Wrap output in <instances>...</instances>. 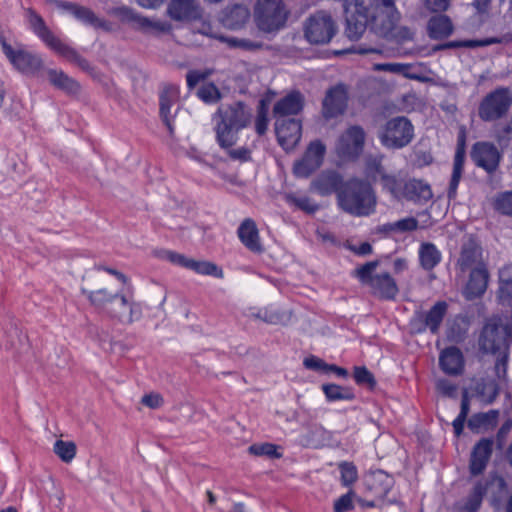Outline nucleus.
I'll use <instances>...</instances> for the list:
<instances>
[{"mask_svg": "<svg viewBox=\"0 0 512 512\" xmlns=\"http://www.w3.org/2000/svg\"><path fill=\"white\" fill-rule=\"evenodd\" d=\"M304 106V96L299 91H292L278 100L273 107V115L277 119L299 114Z\"/></svg>", "mask_w": 512, "mask_h": 512, "instance_id": "obj_22", "label": "nucleus"}, {"mask_svg": "<svg viewBox=\"0 0 512 512\" xmlns=\"http://www.w3.org/2000/svg\"><path fill=\"white\" fill-rule=\"evenodd\" d=\"M163 258L171 262L174 265L188 269L190 258L184 254H180L174 251L166 250L163 252Z\"/></svg>", "mask_w": 512, "mask_h": 512, "instance_id": "obj_54", "label": "nucleus"}, {"mask_svg": "<svg viewBox=\"0 0 512 512\" xmlns=\"http://www.w3.org/2000/svg\"><path fill=\"white\" fill-rule=\"evenodd\" d=\"M322 390L329 401L353 400L354 392L351 388L343 387L334 383L323 384Z\"/></svg>", "mask_w": 512, "mask_h": 512, "instance_id": "obj_41", "label": "nucleus"}, {"mask_svg": "<svg viewBox=\"0 0 512 512\" xmlns=\"http://www.w3.org/2000/svg\"><path fill=\"white\" fill-rule=\"evenodd\" d=\"M338 467L341 472V482L344 486H349L357 480V468L353 463L344 461L339 463Z\"/></svg>", "mask_w": 512, "mask_h": 512, "instance_id": "obj_46", "label": "nucleus"}, {"mask_svg": "<svg viewBox=\"0 0 512 512\" xmlns=\"http://www.w3.org/2000/svg\"><path fill=\"white\" fill-rule=\"evenodd\" d=\"M290 11L283 0H255L253 21L257 29L264 34H276L282 30Z\"/></svg>", "mask_w": 512, "mask_h": 512, "instance_id": "obj_5", "label": "nucleus"}, {"mask_svg": "<svg viewBox=\"0 0 512 512\" xmlns=\"http://www.w3.org/2000/svg\"><path fill=\"white\" fill-rule=\"evenodd\" d=\"M354 379L360 385H367L373 388L376 384L373 374L366 367L354 368Z\"/></svg>", "mask_w": 512, "mask_h": 512, "instance_id": "obj_50", "label": "nucleus"}, {"mask_svg": "<svg viewBox=\"0 0 512 512\" xmlns=\"http://www.w3.org/2000/svg\"><path fill=\"white\" fill-rule=\"evenodd\" d=\"M197 94L199 98L205 103H215L221 98L219 89L214 83L211 82L203 84L199 88Z\"/></svg>", "mask_w": 512, "mask_h": 512, "instance_id": "obj_44", "label": "nucleus"}, {"mask_svg": "<svg viewBox=\"0 0 512 512\" xmlns=\"http://www.w3.org/2000/svg\"><path fill=\"white\" fill-rule=\"evenodd\" d=\"M435 385L437 392L445 397H455L457 394V386L450 380L440 378Z\"/></svg>", "mask_w": 512, "mask_h": 512, "instance_id": "obj_53", "label": "nucleus"}, {"mask_svg": "<svg viewBox=\"0 0 512 512\" xmlns=\"http://www.w3.org/2000/svg\"><path fill=\"white\" fill-rule=\"evenodd\" d=\"M267 127H268L267 112L265 109H261L258 111L256 121H255L256 132L259 135H263L267 131Z\"/></svg>", "mask_w": 512, "mask_h": 512, "instance_id": "obj_63", "label": "nucleus"}, {"mask_svg": "<svg viewBox=\"0 0 512 512\" xmlns=\"http://www.w3.org/2000/svg\"><path fill=\"white\" fill-rule=\"evenodd\" d=\"M366 141V132L360 125H350L337 138L335 153L342 161L352 162L362 154Z\"/></svg>", "mask_w": 512, "mask_h": 512, "instance_id": "obj_11", "label": "nucleus"}, {"mask_svg": "<svg viewBox=\"0 0 512 512\" xmlns=\"http://www.w3.org/2000/svg\"><path fill=\"white\" fill-rule=\"evenodd\" d=\"M367 24L371 30L381 37H388L395 30L400 19L393 0H375L369 9L366 8Z\"/></svg>", "mask_w": 512, "mask_h": 512, "instance_id": "obj_8", "label": "nucleus"}, {"mask_svg": "<svg viewBox=\"0 0 512 512\" xmlns=\"http://www.w3.org/2000/svg\"><path fill=\"white\" fill-rule=\"evenodd\" d=\"M207 76L206 73L192 70L187 73L186 80L189 88H194L201 80Z\"/></svg>", "mask_w": 512, "mask_h": 512, "instance_id": "obj_64", "label": "nucleus"}, {"mask_svg": "<svg viewBox=\"0 0 512 512\" xmlns=\"http://www.w3.org/2000/svg\"><path fill=\"white\" fill-rule=\"evenodd\" d=\"M303 364L307 369L317 370V371L322 370L324 372H327V368H328V364L316 356H311V357L305 358Z\"/></svg>", "mask_w": 512, "mask_h": 512, "instance_id": "obj_62", "label": "nucleus"}, {"mask_svg": "<svg viewBox=\"0 0 512 512\" xmlns=\"http://www.w3.org/2000/svg\"><path fill=\"white\" fill-rule=\"evenodd\" d=\"M483 494H484V488L482 487V485L481 484L476 485L474 487L473 492L470 495L464 509L467 512H475L479 508V506L482 502Z\"/></svg>", "mask_w": 512, "mask_h": 512, "instance_id": "obj_52", "label": "nucleus"}, {"mask_svg": "<svg viewBox=\"0 0 512 512\" xmlns=\"http://www.w3.org/2000/svg\"><path fill=\"white\" fill-rule=\"evenodd\" d=\"M72 15L76 19L95 28H99L105 31L111 30V25L106 20L98 18L95 13L87 7L77 5L75 10L72 11Z\"/></svg>", "mask_w": 512, "mask_h": 512, "instance_id": "obj_34", "label": "nucleus"}, {"mask_svg": "<svg viewBox=\"0 0 512 512\" xmlns=\"http://www.w3.org/2000/svg\"><path fill=\"white\" fill-rule=\"evenodd\" d=\"M135 29L143 33L161 34L169 33L172 30V26L167 21L148 18L141 14Z\"/></svg>", "mask_w": 512, "mask_h": 512, "instance_id": "obj_35", "label": "nucleus"}, {"mask_svg": "<svg viewBox=\"0 0 512 512\" xmlns=\"http://www.w3.org/2000/svg\"><path fill=\"white\" fill-rule=\"evenodd\" d=\"M447 304L444 301L437 302L424 317L425 328H428L432 333H437L439 326L446 314ZM418 331H422L421 328Z\"/></svg>", "mask_w": 512, "mask_h": 512, "instance_id": "obj_33", "label": "nucleus"}, {"mask_svg": "<svg viewBox=\"0 0 512 512\" xmlns=\"http://www.w3.org/2000/svg\"><path fill=\"white\" fill-rule=\"evenodd\" d=\"M107 13L110 16L117 18L121 23L129 24L134 29L136 28L141 16V14L135 9L125 5L111 7L108 9Z\"/></svg>", "mask_w": 512, "mask_h": 512, "instance_id": "obj_36", "label": "nucleus"}, {"mask_svg": "<svg viewBox=\"0 0 512 512\" xmlns=\"http://www.w3.org/2000/svg\"><path fill=\"white\" fill-rule=\"evenodd\" d=\"M53 451L63 462L70 463L76 456L77 447L73 441L57 440Z\"/></svg>", "mask_w": 512, "mask_h": 512, "instance_id": "obj_42", "label": "nucleus"}, {"mask_svg": "<svg viewBox=\"0 0 512 512\" xmlns=\"http://www.w3.org/2000/svg\"><path fill=\"white\" fill-rule=\"evenodd\" d=\"M369 486L379 496H385L393 486V478L382 470L374 472L369 479Z\"/></svg>", "mask_w": 512, "mask_h": 512, "instance_id": "obj_39", "label": "nucleus"}, {"mask_svg": "<svg viewBox=\"0 0 512 512\" xmlns=\"http://www.w3.org/2000/svg\"><path fill=\"white\" fill-rule=\"evenodd\" d=\"M237 234L242 244L250 251L254 253L263 251L258 228L252 219H245L239 226Z\"/></svg>", "mask_w": 512, "mask_h": 512, "instance_id": "obj_25", "label": "nucleus"}, {"mask_svg": "<svg viewBox=\"0 0 512 512\" xmlns=\"http://www.w3.org/2000/svg\"><path fill=\"white\" fill-rule=\"evenodd\" d=\"M423 3L432 12H444L450 6V0H423Z\"/></svg>", "mask_w": 512, "mask_h": 512, "instance_id": "obj_61", "label": "nucleus"}, {"mask_svg": "<svg viewBox=\"0 0 512 512\" xmlns=\"http://www.w3.org/2000/svg\"><path fill=\"white\" fill-rule=\"evenodd\" d=\"M506 336V329L496 319H490L480 335V349L485 353L495 354L506 346Z\"/></svg>", "mask_w": 512, "mask_h": 512, "instance_id": "obj_16", "label": "nucleus"}, {"mask_svg": "<svg viewBox=\"0 0 512 512\" xmlns=\"http://www.w3.org/2000/svg\"><path fill=\"white\" fill-rule=\"evenodd\" d=\"M91 289L82 288L90 304L106 317L130 325L142 317V305L130 290L120 289L115 280L101 270L89 276Z\"/></svg>", "mask_w": 512, "mask_h": 512, "instance_id": "obj_1", "label": "nucleus"}, {"mask_svg": "<svg viewBox=\"0 0 512 512\" xmlns=\"http://www.w3.org/2000/svg\"><path fill=\"white\" fill-rule=\"evenodd\" d=\"M376 196L371 185L363 180L350 179L338 191V204L353 216H368L375 211Z\"/></svg>", "mask_w": 512, "mask_h": 512, "instance_id": "obj_3", "label": "nucleus"}, {"mask_svg": "<svg viewBox=\"0 0 512 512\" xmlns=\"http://www.w3.org/2000/svg\"><path fill=\"white\" fill-rule=\"evenodd\" d=\"M495 208L502 214L512 216V191L500 194L495 201Z\"/></svg>", "mask_w": 512, "mask_h": 512, "instance_id": "obj_51", "label": "nucleus"}, {"mask_svg": "<svg viewBox=\"0 0 512 512\" xmlns=\"http://www.w3.org/2000/svg\"><path fill=\"white\" fill-rule=\"evenodd\" d=\"M465 155V141L463 136L460 137L458 140L456 152L454 155L453 171L447 194L449 199L456 198L458 184L460 182L464 170Z\"/></svg>", "mask_w": 512, "mask_h": 512, "instance_id": "obj_27", "label": "nucleus"}, {"mask_svg": "<svg viewBox=\"0 0 512 512\" xmlns=\"http://www.w3.org/2000/svg\"><path fill=\"white\" fill-rule=\"evenodd\" d=\"M489 272L486 266L473 268L464 288L465 298L472 300L481 297L488 286Z\"/></svg>", "mask_w": 512, "mask_h": 512, "instance_id": "obj_21", "label": "nucleus"}, {"mask_svg": "<svg viewBox=\"0 0 512 512\" xmlns=\"http://www.w3.org/2000/svg\"><path fill=\"white\" fill-rule=\"evenodd\" d=\"M248 451L255 456L281 457V454L277 452V446L271 443L253 444L248 448Z\"/></svg>", "mask_w": 512, "mask_h": 512, "instance_id": "obj_47", "label": "nucleus"}, {"mask_svg": "<svg viewBox=\"0 0 512 512\" xmlns=\"http://www.w3.org/2000/svg\"><path fill=\"white\" fill-rule=\"evenodd\" d=\"M167 15L174 21H194L202 17V9L195 0H171Z\"/></svg>", "mask_w": 512, "mask_h": 512, "instance_id": "obj_18", "label": "nucleus"}, {"mask_svg": "<svg viewBox=\"0 0 512 512\" xmlns=\"http://www.w3.org/2000/svg\"><path fill=\"white\" fill-rule=\"evenodd\" d=\"M337 31L335 21L325 11L310 15L303 23L305 39L313 45H323L331 41Z\"/></svg>", "mask_w": 512, "mask_h": 512, "instance_id": "obj_10", "label": "nucleus"}, {"mask_svg": "<svg viewBox=\"0 0 512 512\" xmlns=\"http://www.w3.org/2000/svg\"><path fill=\"white\" fill-rule=\"evenodd\" d=\"M408 66L401 63H377L373 65L374 71H385L393 74H403Z\"/></svg>", "mask_w": 512, "mask_h": 512, "instance_id": "obj_55", "label": "nucleus"}, {"mask_svg": "<svg viewBox=\"0 0 512 512\" xmlns=\"http://www.w3.org/2000/svg\"><path fill=\"white\" fill-rule=\"evenodd\" d=\"M275 131L279 144L287 151L296 147L301 139L302 125L296 119H277Z\"/></svg>", "mask_w": 512, "mask_h": 512, "instance_id": "obj_17", "label": "nucleus"}, {"mask_svg": "<svg viewBox=\"0 0 512 512\" xmlns=\"http://www.w3.org/2000/svg\"><path fill=\"white\" fill-rule=\"evenodd\" d=\"M378 265V261L367 262L357 267L353 271V275L363 285L368 286L375 296L385 300H392L399 292L398 286L389 273L374 274Z\"/></svg>", "mask_w": 512, "mask_h": 512, "instance_id": "obj_6", "label": "nucleus"}, {"mask_svg": "<svg viewBox=\"0 0 512 512\" xmlns=\"http://www.w3.org/2000/svg\"><path fill=\"white\" fill-rule=\"evenodd\" d=\"M349 91L343 83L330 87L322 101V116L326 120L343 115L348 107Z\"/></svg>", "mask_w": 512, "mask_h": 512, "instance_id": "obj_12", "label": "nucleus"}, {"mask_svg": "<svg viewBox=\"0 0 512 512\" xmlns=\"http://www.w3.org/2000/svg\"><path fill=\"white\" fill-rule=\"evenodd\" d=\"M141 403L151 409H157L163 405L164 400L159 393H149L142 397Z\"/></svg>", "mask_w": 512, "mask_h": 512, "instance_id": "obj_59", "label": "nucleus"}, {"mask_svg": "<svg viewBox=\"0 0 512 512\" xmlns=\"http://www.w3.org/2000/svg\"><path fill=\"white\" fill-rule=\"evenodd\" d=\"M413 32L407 28V27H398L397 24L395 25V30L386 37L387 39L395 40L399 43L409 41L413 38Z\"/></svg>", "mask_w": 512, "mask_h": 512, "instance_id": "obj_57", "label": "nucleus"}, {"mask_svg": "<svg viewBox=\"0 0 512 512\" xmlns=\"http://www.w3.org/2000/svg\"><path fill=\"white\" fill-rule=\"evenodd\" d=\"M179 98V89L174 85L165 86L160 93V115L170 132H172L171 126V108L176 104Z\"/></svg>", "mask_w": 512, "mask_h": 512, "instance_id": "obj_28", "label": "nucleus"}, {"mask_svg": "<svg viewBox=\"0 0 512 512\" xmlns=\"http://www.w3.org/2000/svg\"><path fill=\"white\" fill-rule=\"evenodd\" d=\"M284 198L289 205L306 213L311 214L318 210V205L307 196H297L293 193H288Z\"/></svg>", "mask_w": 512, "mask_h": 512, "instance_id": "obj_43", "label": "nucleus"}, {"mask_svg": "<svg viewBox=\"0 0 512 512\" xmlns=\"http://www.w3.org/2000/svg\"><path fill=\"white\" fill-rule=\"evenodd\" d=\"M0 44L11 64L22 73L33 74L43 67V61L40 56L24 49L14 50L1 34Z\"/></svg>", "mask_w": 512, "mask_h": 512, "instance_id": "obj_13", "label": "nucleus"}, {"mask_svg": "<svg viewBox=\"0 0 512 512\" xmlns=\"http://www.w3.org/2000/svg\"><path fill=\"white\" fill-rule=\"evenodd\" d=\"M510 40H511V38H509L508 36H504L502 38L491 37V38H486L483 40L451 41L447 44L440 45L438 47V49L458 48V47L475 48V47L489 46V45L497 44V43H504V42H508Z\"/></svg>", "mask_w": 512, "mask_h": 512, "instance_id": "obj_40", "label": "nucleus"}, {"mask_svg": "<svg viewBox=\"0 0 512 512\" xmlns=\"http://www.w3.org/2000/svg\"><path fill=\"white\" fill-rule=\"evenodd\" d=\"M420 266L426 270H432L441 261V252L432 243H422L419 248Z\"/></svg>", "mask_w": 512, "mask_h": 512, "instance_id": "obj_32", "label": "nucleus"}, {"mask_svg": "<svg viewBox=\"0 0 512 512\" xmlns=\"http://www.w3.org/2000/svg\"><path fill=\"white\" fill-rule=\"evenodd\" d=\"M380 184L383 190L391 194V196L397 200H401L404 183L398 175L391 173H383L382 177L379 178Z\"/></svg>", "mask_w": 512, "mask_h": 512, "instance_id": "obj_37", "label": "nucleus"}, {"mask_svg": "<svg viewBox=\"0 0 512 512\" xmlns=\"http://www.w3.org/2000/svg\"><path fill=\"white\" fill-rule=\"evenodd\" d=\"M439 365L444 373L458 376L464 370V357L459 348L455 346L444 349L439 356Z\"/></svg>", "mask_w": 512, "mask_h": 512, "instance_id": "obj_23", "label": "nucleus"}, {"mask_svg": "<svg viewBox=\"0 0 512 512\" xmlns=\"http://www.w3.org/2000/svg\"><path fill=\"white\" fill-rule=\"evenodd\" d=\"M353 493L352 491L348 492L345 495H342L338 498L334 503V511L335 512H347L353 509Z\"/></svg>", "mask_w": 512, "mask_h": 512, "instance_id": "obj_56", "label": "nucleus"}, {"mask_svg": "<svg viewBox=\"0 0 512 512\" xmlns=\"http://www.w3.org/2000/svg\"><path fill=\"white\" fill-rule=\"evenodd\" d=\"M188 269L200 275L213 276L215 278H223V270L215 263L207 260H195L190 258Z\"/></svg>", "mask_w": 512, "mask_h": 512, "instance_id": "obj_38", "label": "nucleus"}, {"mask_svg": "<svg viewBox=\"0 0 512 512\" xmlns=\"http://www.w3.org/2000/svg\"><path fill=\"white\" fill-rule=\"evenodd\" d=\"M377 136L385 148L402 149L413 140L414 126L404 116L393 117L379 127Z\"/></svg>", "mask_w": 512, "mask_h": 512, "instance_id": "obj_7", "label": "nucleus"}, {"mask_svg": "<svg viewBox=\"0 0 512 512\" xmlns=\"http://www.w3.org/2000/svg\"><path fill=\"white\" fill-rule=\"evenodd\" d=\"M382 158L383 156L371 158L367 161V170L369 173L373 175L374 178L382 177L383 173H386L385 169L382 166Z\"/></svg>", "mask_w": 512, "mask_h": 512, "instance_id": "obj_58", "label": "nucleus"}, {"mask_svg": "<svg viewBox=\"0 0 512 512\" xmlns=\"http://www.w3.org/2000/svg\"><path fill=\"white\" fill-rule=\"evenodd\" d=\"M47 77L49 82L58 89H61L70 94H76L80 92V84L62 70L48 69Z\"/></svg>", "mask_w": 512, "mask_h": 512, "instance_id": "obj_30", "label": "nucleus"}, {"mask_svg": "<svg viewBox=\"0 0 512 512\" xmlns=\"http://www.w3.org/2000/svg\"><path fill=\"white\" fill-rule=\"evenodd\" d=\"M382 51H383L382 47L366 46V45L360 44V45H357V46H353L352 48H350V49H348L346 51H342L340 53L341 54H343V53H358V54L374 53V54H381Z\"/></svg>", "mask_w": 512, "mask_h": 512, "instance_id": "obj_60", "label": "nucleus"}, {"mask_svg": "<svg viewBox=\"0 0 512 512\" xmlns=\"http://www.w3.org/2000/svg\"><path fill=\"white\" fill-rule=\"evenodd\" d=\"M251 118V111L242 102L219 107L213 118L219 146L231 149L237 143L239 131L250 124Z\"/></svg>", "mask_w": 512, "mask_h": 512, "instance_id": "obj_2", "label": "nucleus"}, {"mask_svg": "<svg viewBox=\"0 0 512 512\" xmlns=\"http://www.w3.org/2000/svg\"><path fill=\"white\" fill-rule=\"evenodd\" d=\"M493 450L492 439H481L473 448L470 460V471L473 475L481 474L491 457Z\"/></svg>", "mask_w": 512, "mask_h": 512, "instance_id": "obj_24", "label": "nucleus"}, {"mask_svg": "<svg viewBox=\"0 0 512 512\" xmlns=\"http://www.w3.org/2000/svg\"><path fill=\"white\" fill-rule=\"evenodd\" d=\"M451 19L446 15H437L431 17L428 21L427 30L432 39H444L453 32Z\"/></svg>", "mask_w": 512, "mask_h": 512, "instance_id": "obj_31", "label": "nucleus"}, {"mask_svg": "<svg viewBox=\"0 0 512 512\" xmlns=\"http://www.w3.org/2000/svg\"><path fill=\"white\" fill-rule=\"evenodd\" d=\"M511 105V91L500 87L482 98L478 106V116L484 122H494L505 117Z\"/></svg>", "mask_w": 512, "mask_h": 512, "instance_id": "obj_9", "label": "nucleus"}, {"mask_svg": "<svg viewBox=\"0 0 512 512\" xmlns=\"http://www.w3.org/2000/svg\"><path fill=\"white\" fill-rule=\"evenodd\" d=\"M470 155L474 164L490 175L498 170L502 159V153L496 145L487 141L473 144Z\"/></svg>", "mask_w": 512, "mask_h": 512, "instance_id": "obj_14", "label": "nucleus"}, {"mask_svg": "<svg viewBox=\"0 0 512 512\" xmlns=\"http://www.w3.org/2000/svg\"><path fill=\"white\" fill-rule=\"evenodd\" d=\"M417 227L418 221L414 217H407L386 225L387 230L396 232L414 231Z\"/></svg>", "mask_w": 512, "mask_h": 512, "instance_id": "obj_48", "label": "nucleus"}, {"mask_svg": "<svg viewBox=\"0 0 512 512\" xmlns=\"http://www.w3.org/2000/svg\"><path fill=\"white\" fill-rule=\"evenodd\" d=\"M498 297L503 303H512V280L510 278H505L503 271L500 273Z\"/></svg>", "mask_w": 512, "mask_h": 512, "instance_id": "obj_49", "label": "nucleus"}, {"mask_svg": "<svg viewBox=\"0 0 512 512\" xmlns=\"http://www.w3.org/2000/svg\"><path fill=\"white\" fill-rule=\"evenodd\" d=\"M457 264L463 272L476 267L486 266L483 262L481 247L472 240L465 243Z\"/></svg>", "mask_w": 512, "mask_h": 512, "instance_id": "obj_26", "label": "nucleus"}, {"mask_svg": "<svg viewBox=\"0 0 512 512\" xmlns=\"http://www.w3.org/2000/svg\"><path fill=\"white\" fill-rule=\"evenodd\" d=\"M250 16V10L246 6L234 5L224 11L221 21L225 27L236 30L244 27Z\"/></svg>", "mask_w": 512, "mask_h": 512, "instance_id": "obj_29", "label": "nucleus"}, {"mask_svg": "<svg viewBox=\"0 0 512 512\" xmlns=\"http://www.w3.org/2000/svg\"><path fill=\"white\" fill-rule=\"evenodd\" d=\"M342 176L333 170L323 171L311 183V189L322 196L337 193L344 186Z\"/></svg>", "mask_w": 512, "mask_h": 512, "instance_id": "obj_19", "label": "nucleus"}, {"mask_svg": "<svg viewBox=\"0 0 512 512\" xmlns=\"http://www.w3.org/2000/svg\"><path fill=\"white\" fill-rule=\"evenodd\" d=\"M30 29L54 52L65 58L67 61L77 65L84 71L91 72L93 69L89 62L83 58L74 48L62 42L48 28L44 19L33 9L26 10Z\"/></svg>", "mask_w": 512, "mask_h": 512, "instance_id": "obj_4", "label": "nucleus"}, {"mask_svg": "<svg viewBox=\"0 0 512 512\" xmlns=\"http://www.w3.org/2000/svg\"><path fill=\"white\" fill-rule=\"evenodd\" d=\"M433 192L431 186L421 179L412 178L404 183L401 200H407L416 204H424L431 200Z\"/></svg>", "mask_w": 512, "mask_h": 512, "instance_id": "obj_20", "label": "nucleus"}, {"mask_svg": "<svg viewBox=\"0 0 512 512\" xmlns=\"http://www.w3.org/2000/svg\"><path fill=\"white\" fill-rule=\"evenodd\" d=\"M498 386L494 381L483 382L478 387L481 400L487 404L492 403L498 396Z\"/></svg>", "mask_w": 512, "mask_h": 512, "instance_id": "obj_45", "label": "nucleus"}, {"mask_svg": "<svg viewBox=\"0 0 512 512\" xmlns=\"http://www.w3.org/2000/svg\"><path fill=\"white\" fill-rule=\"evenodd\" d=\"M325 152L326 147L320 140L312 141L302 159L294 164V174L297 177H308L322 165Z\"/></svg>", "mask_w": 512, "mask_h": 512, "instance_id": "obj_15", "label": "nucleus"}]
</instances>
